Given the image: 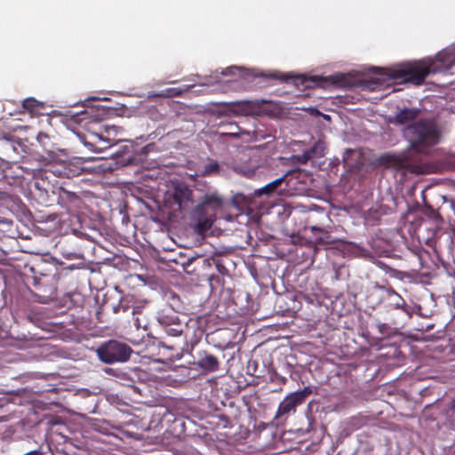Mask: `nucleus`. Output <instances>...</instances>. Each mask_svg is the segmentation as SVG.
<instances>
[{"label": "nucleus", "mask_w": 455, "mask_h": 455, "mask_svg": "<svg viewBox=\"0 0 455 455\" xmlns=\"http://www.w3.org/2000/svg\"><path fill=\"white\" fill-rule=\"evenodd\" d=\"M275 159L258 149L240 153L232 164L235 173L248 179L270 177L275 174Z\"/></svg>", "instance_id": "obj_1"}, {"label": "nucleus", "mask_w": 455, "mask_h": 455, "mask_svg": "<svg viewBox=\"0 0 455 455\" xmlns=\"http://www.w3.org/2000/svg\"><path fill=\"white\" fill-rule=\"evenodd\" d=\"M404 139L409 142V148L417 153H425L436 145L441 137L436 124L430 119L420 118L405 126L403 130Z\"/></svg>", "instance_id": "obj_2"}, {"label": "nucleus", "mask_w": 455, "mask_h": 455, "mask_svg": "<svg viewBox=\"0 0 455 455\" xmlns=\"http://www.w3.org/2000/svg\"><path fill=\"white\" fill-rule=\"evenodd\" d=\"M223 199L216 193L206 194L192 210L190 218L195 224V231L204 235L210 230L216 219V212L221 208Z\"/></svg>", "instance_id": "obj_3"}, {"label": "nucleus", "mask_w": 455, "mask_h": 455, "mask_svg": "<svg viewBox=\"0 0 455 455\" xmlns=\"http://www.w3.org/2000/svg\"><path fill=\"white\" fill-rule=\"evenodd\" d=\"M441 60V54H438L436 60L434 61L427 62L425 60H419L406 63L397 68L392 69L389 73V76L394 80L400 79L414 85H421L430 73L439 71L436 63Z\"/></svg>", "instance_id": "obj_4"}, {"label": "nucleus", "mask_w": 455, "mask_h": 455, "mask_svg": "<svg viewBox=\"0 0 455 455\" xmlns=\"http://www.w3.org/2000/svg\"><path fill=\"white\" fill-rule=\"evenodd\" d=\"M100 361L107 364L127 362L132 354V347L126 343L109 339L101 343L96 349Z\"/></svg>", "instance_id": "obj_5"}, {"label": "nucleus", "mask_w": 455, "mask_h": 455, "mask_svg": "<svg viewBox=\"0 0 455 455\" xmlns=\"http://www.w3.org/2000/svg\"><path fill=\"white\" fill-rule=\"evenodd\" d=\"M374 167H385L395 171H403L410 173H421L422 168L419 165L411 164L408 156V153L402 152L400 154L385 153L377 156L372 161Z\"/></svg>", "instance_id": "obj_6"}, {"label": "nucleus", "mask_w": 455, "mask_h": 455, "mask_svg": "<svg viewBox=\"0 0 455 455\" xmlns=\"http://www.w3.org/2000/svg\"><path fill=\"white\" fill-rule=\"evenodd\" d=\"M312 395L310 387H305L302 390L296 391L286 395L279 403L274 419L277 423H283L294 414L297 407L304 403L307 398Z\"/></svg>", "instance_id": "obj_7"}, {"label": "nucleus", "mask_w": 455, "mask_h": 455, "mask_svg": "<svg viewBox=\"0 0 455 455\" xmlns=\"http://www.w3.org/2000/svg\"><path fill=\"white\" fill-rule=\"evenodd\" d=\"M80 140L92 152L100 153L111 147L110 140L99 132H89L87 135H78Z\"/></svg>", "instance_id": "obj_8"}, {"label": "nucleus", "mask_w": 455, "mask_h": 455, "mask_svg": "<svg viewBox=\"0 0 455 455\" xmlns=\"http://www.w3.org/2000/svg\"><path fill=\"white\" fill-rule=\"evenodd\" d=\"M46 278L47 276H44L43 279L37 276H33L32 278V285L35 287V296L38 298L41 303H46L56 295L55 288L47 283Z\"/></svg>", "instance_id": "obj_9"}, {"label": "nucleus", "mask_w": 455, "mask_h": 455, "mask_svg": "<svg viewBox=\"0 0 455 455\" xmlns=\"http://www.w3.org/2000/svg\"><path fill=\"white\" fill-rule=\"evenodd\" d=\"M196 366L205 372H215L220 369V361L217 356L206 350L198 351Z\"/></svg>", "instance_id": "obj_10"}, {"label": "nucleus", "mask_w": 455, "mask_h": 455, "mask_svg": "<svg viewBox=\"0 0 455 455\" xmlns=\"http://www.w3.org/2000/svg\"><path fill=\"white\" fill-rule=\"evenodd\" d=\"M420 110L417 108H404L389 118V123L394 125H409L418 121Z\"/></svg>", "instance_id": "obj_11"}, {"label": "nucleus", "mask_w": 455, "mask_h": 455, "mask_svg": "<svg viewBox=\"0 0 455 455\" xmlns=\"http://www.w3.org/2000/svg\"><path fill=\"white\" fill-rule=\"evenodd\" d=\"M225 109L218 112L219 116H247L251 113L252 106L250 101H232L223 103Z\"/></svg>", "instance_id": "obj_12"}, {"label": "nucleus", "mask_w": 455, "mask_h": 455, "mask_svg": "<svg viewBox=\"0 0 455 455\" xmlns=\"http://www.w3.org/2000/svg\"><path fill=\"white\" fill-rule=\"evenodd\" d=\"M173 199L179 204L180 210L187 211L194 204L193 191L188 187H176L173 193Z\"/></svg>", "instance_id": "obj_13"}, {"label": "nucleus", "mask_w": 455, "mask_h": 455, "mask_svg": "<svg viewBox=\"0 0 455 455\" xmlns=\"http://www.w3.org/2000/svg\"><path fill=\"white\" fill-rule=\"evenodd\" d=\"M325 143L322 140H318L310 148L303 151L302 154L295 156L297 162L300 164H306L313 158H318L324 156Z\"/></svg>", "instance_id": "obj_14"}, {"label": "nucleus", "mask_w": 455, "mask_h": 455, "mask_svg": "<svg viewBox=\"0 0 455 455\" xmlns=\"http://www.w3.org/2000/svg\"><path fill=\"white\" fill-rule=\"evenodd\" d=\"M311 230L313 232L318 233L319 235L315 234V241L314 243L316 245H333L339 242H343L340 239L333 237L330 232L327 230L317 228V227H311Z\"/></svg>", "instance_id": "obj_15"}, {"label": "nucleus", "mask_w": 455, "mask_h": 455, "mask_svg": "<svg viewBox=\"0 0 455 455\" xmlns=\"http://www.w3.org/2000/svg\"><path fill=\"white\" fill-rule=\"evenodd\" d=\"M37 141L42 146L44 151L48 154L49 156L55 155L54 145L51 142L50 137L44 132H39L37 135Z\"/></svg>", "instance_id": "obj_16"}, {"label": "nucleus", "mask_w": 455, "mask_h": 455, "mask_svg": "<svg viewBox=\"0 0 455 455\" xmlns=\"http://www.w3.org/2000/svg\"><path fill=\"white\" fill-rule=\"evenodd\" d=\"M255 77H262L265 79H275L282 82H288L292 76L289 74H280L277 71L274 72H255L253 74Z\"/></svg>", "instance_id": "obj_17"}, {"label": "nucleus", "mask_w": 455, "mask_h": 455, "mask_svg": "<svg viewBox=\"0 0 455 455\" xmlns=\"http://www.w3.org/2000/svg\"><path fill=\"white\" fill-rule=\"evenodd\" d=\"M285 177L286 174L267 183L266 186L258 190V195H270L274 193L276 188L283 182Z\"/></svg>", "instance_id": "obj_18"}, {"label": "nucleus", "mask_w": 455, "mask_h": 455, "mask_svg": "<svg viewBox=\"0 0 455 455\" xmlns=\"http://www.w3.org/2000/svg\"><path fill=\"white\" fill-rule=\"evenodd\" d=\"M179 321V317L172 311H170L169 314L163 310L158 315V323L163 328L172 325Z\"/></svg>", "instance_id": "obj_19"}, {"label": "nucleus", "mask_w": 455, "mask_h": 455, "mask_svg": "<svg viewBox=\"0 0 455 455\" xmlns=\"http://www.w3.org/2000/svg\"><path fill=\"white\" fill-rule=\"evenodd\" d=\"M142 374L143 372L141 371H132L131 373V387L132 388L134 393L139 395H142L145 389L143 387V386H145L144 383L140 381V379L141 378Z\"/></svg>", "instance_id": "obj_20"}, {"label": "nucleus", "mask_w": 455, "mask_h": 455, "mask_svg": "<svg viewBox=\"0 0 455 455\" xmlns=\"http://www.w3.org/2000/svg\"><path fill=\"white\" fill-rule=\"evenodd\" d=\"M135 303V297L132 294L124 295L121 298L117 308L115 309V312H118L122 310L123 312H127L132 309L131 305Z\"/></svg>", "instance_id": "obj_21"}, {"label": "nucleus", "mask_w": 455, "mask_h": 455, "mask_svg": "<svg viewBox=\"0 0 455 455\" xmlns=\"http://www.w3.org/2000/svg\"><path fill=\"white\" fill-rule=\"evenodd\" d=\"M185 328L186 326H183V324L179 321L172 325L164 327V330L168 336L178 337L183 333Z\"/></svg>", "instance_id": "obj_22"}, {"label": "nucleus", "mask_w": 455, "mask_h": 455, "mask_svg": "<svg viewBox=\"0 0 455 455\" xmlns=\"http://www.w3.org/2000/svg\"><path fill=\"white\" fill-rule=\"evenodd\" d=\"M132 307V315L134 316L133 320H134V325L136 326V328H140L142 326L141 323H140V319L138 317V316H135L137 315H140L143 311V308H144V304L140 301H138L136 299H135V303L131 305Z\"/></svg>", "instance_id": "obj_23"}, {"label": "nucleus", "mask_w": 455, "mask_h": 455, "mask_svg": "<svg viewBox=\"0 0 455 455\" xmlns=\"http://www.w3.org/2000/svg\"><path fill=\"white\" fill-rule=\"evenodd\" d=\"M227 130L220 132V133L223 136H228L230 138H239L243 132L241 128L235 123H229L227 124Z\"/></svg>", "instance_id": "obj_24"}, {"label": "nucleus", "mask_w": 455, "mask_h": 455, "mask_svg": "<svg viewBox=\"0 0 455 455\" xmlns=\"http://www.w3.org/2000/svg\"><path fill=\"white\" fill-rule=\"evenodd\" d=\"M22 107L25 109L33 113L41 108L43 107V104L34 98H28L22 101Z\"/></svg>", "instance_id": "obj_25"}, {"label": "nucleus", "mask_w": 455, "mask_h": 455, "mask_svg": "<svg viewBox=\"0 0 455 455\" xmlns=\"http://www.w3.org/2000/svg\"><path fill=\"white\" fill-rule=\"evenodd\" d=\"M220 172V164L217 161H211L206 164L203 169L204 176H211L213 174H217Z\"/></svg>", "instance_id": "obj_26"}, {"label": "nucleus", "mask_w": 455, "mask_h": 455, "mask_svg": "<svg viewBox=\"0 0 455 455\" xmlns=\"http://www.w3.org/2000/svg\"><path fill=\"white\" fill-rule=\"evenodd\" d=\"M183 90L179 88H166L158 93V96L165 98L177 97L180 96Z\"/></svg>", "instance_id": "obj_27"}, {"label": "nucleus", "mask_w": 455, "mask_h": 455, "mask_svg": "<svg viewBox=\"0 0 455 455\" xmlns=\"http://www.w3.org/2000/svg\"><path fill=\"white\" fill-rule=\"evenodd\" d=\"M388 295L389 297L394 298V305L396 308H401L403 306H406L404 299L394 290L388 291Z\"/></svg>", "instance_id": "obj_28"}, {"label": "nucleus", "mask_w": 455, "mask_h": 455, "mask_svg": "<svg viewBox=\"0 0 455 455\" xmlns=\"http://www.w3.org/2000/svg\"><path fill=\"white\" fill-rule=\"evenodd\" d=\"M447 417L451 419H455V398L452 399L451 404L446 411Z\"/></svg>", "instance_id": "obj_29"}, {"label": "nucleus", "mask_w": 455, "mask_h": 455, "mask_svg": "<svg viewBox=\"0 0 455 455\" xmlns=\"http://www.w3.org/2000/svg\"><path fill=\"white\" fill-rule=\"evenodd\" d=\"M378 330H379L380 334L387 336L390 333L391 328L387 323H379L378 324Z\"/></svg>", "instance_id": "obj_30"}, {"label": "nucleus", "mask_w": 455, "mask_h": 455, "mask_svg": "<svg viewBox=\"0 0 455 455\" xmlns=\"http://www.w3.org/2000/svg\"><path fill=\"white\" fill-rule=\"evenodd\" d=\"M124 149L127 150L125 153L127 156L124 157V162L130 163L133 160V153L132 150H130V147L125 146Z\"/></svg>", "instance_id": "obj_31"}, {"label": "nucleus", "mask_w": 455, "mask_h": 455, "mask_svg": "<svg viewBox=\"0 0 455 455\" xmlns=\"http://www.w3.org/2000/svg\"><path fill=\"white\" fill-rule=\"evenodd\" d=\"M295 78H296V80H299V82L301 84H305L306 82L308 81L307 78L305 76H298Z\"/></svg>", "instance_id": "obj_32"}, {"label": "nucleus", "mask_w": 455, "mask_h": 455, "mask_svg": "<svg viewBox=\"0 0 455 455\" xmlns=\"http://www.w3.org/2000/svg\"><path fill=\"white\" fill-rule=\"evenodd\" d=\"M235 68H236V67H230V68H227L224 72H222V74L224 76L230 75V74H232V69H235Z\"/></svg>", "instance_id": "obj_33"}, {"label": "nucleus", "mask_w": 455, "mask_h": 455, "mask_svg": "<svg viewBox=\"0 0 455 455\" xmlns=\"http://www.w3.org/2000/svg\"><path fill=\"white\" fill-rule=\"evenodd\" d=\"M323 78H320V77H317V76H315L313 81H315V80H322Z\"/></svg>", "instance_id": "obj_34"}, {"label": "nucleus", "mask_w": 455, "mask_h": 455, "mask_svg": "<svg viewBox=\"0 0 455 455\" xmlns=\"http://www.w3.org/2000/svg\"><path fill=\"white\" fill-rule=\"evenodd\" d=\"M222 126H225L222 123L219 124V127H222Z\"/></svg>", "instance_id": "obj_35"}]
</instances>
